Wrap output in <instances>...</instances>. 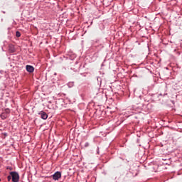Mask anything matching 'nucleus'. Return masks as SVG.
<instances>
[{"instance_id":"obj_1","label":"nucleus","mask_w":182,"mask_h":182,"mask_svg":"<svg viewBox=\"0 0 182 182\" xmlns=\"http://www.w3.org/2000/svg\"><path fill=\"white\" fill-rule=\"evenodd\" d=\"M10 176H11L13 182H19V173L16 171L10 172Z\"/></svg>"},{"instance_id":"obj_2","label":"nucleus","mask_w":182,"mask_h":182,"mask_svg":"<svg viewBox=\"0 0 182 182\" xmlns=\"http://www.w3.org/2000/svg\"><path fill=\"white\" fill-rule=\"evenodd\" d=\"M52 177L53 180L58 181L62 177V173H60V171H57L52 176Z\"/></svg>"},{"instance_id":"obj_3","label":"nucleus","mask_w":182,"mask_h":182,"mask_svg":"<svg viewBox=\"0 0 182 182\" xmlns=\"http://www.w3.org/2000/svg\"><path fill=\"white\" fill-rule=\"evenodd\" d=\"M38 114L39 116H41L43 120H46V119H48V114L45 112V111H41L40 112H38Z\"/></svg>"},{"instance_id":"obj_4","label":"nucleus","mask_w":182,"mask_h":182,"mask_svg":"<svg viewBox=\"0 0 182 182\" xmlns=\"http://www.w3.org/2000/svg\"><path fill=\"white\" fill-rule=\"evenodd\" d=\"M26 69L29 73H33V71L35 70V68L32 65H26Z\"/></svg>"},{"instance_id":"obj_5","label":"nucleus","mask_w":182,"mask_h":182,"mask_svg":"<svg viewBox=\"0 0 182 182\" xmlns=\"http://www.w3.org/2000/svg\"><path fill=\"white\" fill-rule=\"evenodd\" d=\"M8 113H9V112L6 111V112H3L1 114L0 117H1L2 120H5V119H7Z\"/></svg>"},{"instance_id":"obj_6","label":"nucleus","mask_w":182,"mask_h":182,"mask_svg":"<svg viewBox=\"0 0 182 182\" xmlns=\"http://www.w3.org/2000/svg\"><path fill=\"white\" fill-rule=\"evenodd\" d=\"M9 50L11 53H14L15 52V46L12 44L9 46Z\"/></svg>"},{"instance_id":"obj_7","label":"nucleus","mask_w":182,"mask_h":182,"mask_svg":"<svg viewBox=\"0 0 182 182\" xmlns=\"http://www.w3.org/2000/svg\"><path fill=\"white\" fill-rule=\"evenodd\" d=\"M68 87H73V86H75V82H69L68 83Z\"/></svg>"},{"instance_id":"obj_8","label":"nucleus","mask_w":182,"mask_h":182,"mask_svg":"<svg viewBox=\"0 0 182 182\" xmlns=\"http://www.w3.org/2000/svg\"><path fill=\"white\" fill-rule=\"evenodd\" d=\"M16 38H21V32L16 31Z\"/></svg>"},{"instance_id":"obj_9","label":"nucleus","mask_w":182,"mask_h":182,"mask_svg":"<svg viewBox=\"0 0 182 182\" xmlns=\"http://www.w3.org/2000/svg\"><path fill=\"white\" fill-rule=\"evenodd\" d=\"M82 66V64H79L77 66L75 67L76 70H79L80 69V67Z\"/></svg>"},{"instance_id":"obj_10","label":"nucleus","mask_w":182,"mask_h":182,"mask_svg":"<svg viewBox=\"0 0 182 182\" xmlns=\"http://www.w3.org/2000/svg\"><path fill=\"white\" fill-rule=\"evenodd\" d=\"M12 176L11 175L7 176L8 181H11Z\"/></svg>"},{"instance_id":"obj_11","label":"nucleus","mask_w":182,"mask_h":182,"mask_svg":"<svg viewBox=\"0 0 182 182\" xmlns=\"http://www.w3.org/2000/svg\"><path fill=\"white\" fill-rule=\"evenodd\" d=\"M167 93L164 92V93H160L159 96H166Z\"/></svg>"},{"instance_id":"obj_12","label":"nucleus","mask_w":182,"mask_h":182,"mask_svg":"<svg viewBox=\"0 0 182 182\" xmlns=\"http://www.w3.org/2000/svg\"><path fill=\"white\" fill-rule=\"evenodd\" d=\"M90 144H89V142H86L85 144V147H89Z\"/></svg>"},{"instance_id":"obj_13","label":"nucleus","mask_w":182,"mask_h":182,"mask_svg":"<svg viewBox=\"0 0 182 182\" xmlns=\"http://www.w3.org/2000/svg\"><path fill=\"white\" fill-rule=\"evenodd\" d=\"M7 170H13L12 166H7L6 168Z\"/></svg>"},{"instance_id":"obj_14","label":"nucleus","mask_w":182,"mask_h":182,"mask_svg":"<svg viewBox=\"0 0 182 182\" xmlns=\"http://www.w3.org/2000/svg\"><path fill=\"white\" fill-rule=\"evenodd\" d=\"M78 64H79V62L76 61L75 65H78Z\"/></svg>"},{"instance_id":"obj_15","label":"nucleus","mask_w":182,"mask_h":182,"mask_svg":"<svg viewBox=\"0 0 182 182\" xmlns=\"http://www.w3.org/2000/svg\"><path fill=\"white\" fill-rule=\"evenodd\" d=\"M164 89H166V86H164Z\"/></svg>"}]
</instances>
